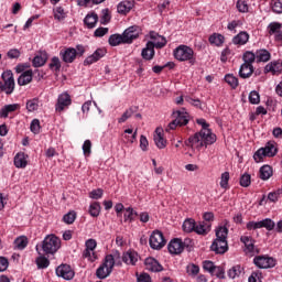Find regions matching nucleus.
Wrapping results in <instances>:
<instances>
[{
	"label": "nucleus",
	"mask_w": 282,
	"mask_h": 282,
	"mask_svg": "<svg viewBox=\"0 0 282 282\" xmlns=\"http://www.w3.org/2000/svg\"><path fill=\"white\" fill-rule=\"evenodd\" d=\"M100 208H101L100 203L95 202V203L90 204L89 215L91 217H98V215H100Z\"/></svg>",
	"instance_id": "46"
},
{
	"label": "nucleus",
	"mask_w": 282,
	"mask_h": 282,
	"mask_svg": "<svg viewBox=\"0 0 282 282\" xmlns=\"http://www.w3.org/2000/svg\"><path fill=\"white\" fill-rule=\"evenodd\" d=\"M84 23L85 25H87L89 30H93V28H96V23H98V14L96 13L87 14L84 19Z\"/></svg>",
	"instance_id": "32"
},
{
	"label": "nucleus",
	"mask_w": 282,
	"mask_h": 282,
	"mask_svg": "<svg viewBox=\"0 0 282 282\" xmlns=\"http://www.w3.org/2000/svg\"><path fill=\"white\" fill-rule=\"evenodd\" d=\"M261 279H263L261 272L256 271L252 272L251 275L249 276V282H261Z\"/></svg>",
	"instance_id": "63"
},
{
	"label": "nucleus",
	"mask_w": 282,
	"mask_h": 282,
	"mask_svg": "<svg viewBox=\"0 0 282 282\" xmlns=\"http://www.w3.org/2000/svg\"><path fill=\"white\" fill-rule=\"evenodd\" d=\"M240 241L245 245V252H254V239L250 236H241Z\"/></svg>",
	"instance_id": "28"
},
{
	"label": "nucleus",
	"mask_w": 282,
	"mask_h": 282,
	"mask_svg": "<svg viewBox=\"0 0 282 282\" xmlns=\"http://www.w3.org/2000/svg\"><path fill=\"white\" fill-rule=\"evenodd\" d=\"M196 122L200 124L203 129L185 141V147H189L192 151H199L203 147H208L217 142V135L208 129V123L205 119H197Z\"/></svg>",
	"instance_id": "1"
},
{
	"label": "nucleus",
	"mask_w": 282,
	"mask_h": 282,
	"mask_svg": "<svg viewBox=\"0 0 282 282\" xmlns=\"http://www.w3.org/2000/svg\"><path fill=\"white\" fill-rule=\"evenodd\" d=\"M39 98H33L26 101V109L29 112L39 111Z\"/></svg>",
	"instance_id": "42"
},
{
	"label": "nucleus",
	"mask_w": 282,
	"mask_h": 282,
	"mask_svg": "<svg viewBox=\"0 0 282 282\" xmlns=\"http://www.w3.org/2000/svg\"><path fill=\"white\" fill-rule=\"evenodd\" d=\"M281 28H282L281 23H279V22H271L268 25L269 34L270 35L275 34L276 32H279L281 30Z\"/></svg>",
	"instance_id": "54"
},
{
	"label": "nucleus",
	"mask_w": 282,
	"mask_h": 282,
	"mask_svg": "<svg viewBox=\"0 0 282 282\" xmlns=\"http://www.w3.org/2000/svg\"><path fill=\"white\" fill-rule=\"evenodd\" d=\"M184 242L182 241V239L178 238H174L173 240H171L167 246L170 254H182V252H184Z\"/></svg>",
	"instance_id": "12"
},
{
	"label": "nucleus",
	"mask_w": 282,
	"mask_h": 282,
	"mask_svg": "<svg viewBox=\"0 0 282 282\" xmlns=\"http://www.w3.org/2000/svg\"><path fill=\"white\" fill-rule=\"evenodd\" d=\"M249 102H251V105H259L261 102V97L257 90H253L249 94Z\"/></svg>",
	"instance_id": "53"
},
{
	"label": "nucleus",
	"mask_w": 282,
	"mask_h": 282,
	"mask_svg": "<svg viewBox=\"0 0 282 282\" xmlns=\"http://www.w3.org/2000/svg\"><path fill=\"white\" fill-rule=\"evenodd\" d=\"M63 63H73L76 61V48L67 47L59 52Z\"/></svg>",
	"instance_id": "16"
},
{
	"label": "nucleus",
	"mask_w": 282,
	"mask_h": 282,
	"mask_svg": "<svg viewBox=\"0 0 282 282\" xmlns=\"http://www.w3.org/2000/svg\"><path fill=\"white\" fill-rule=\"evenodd\" d=\"M254 74V66L252 64H242L239 68L240 78H250Z\"/></svg>",
	"instance_id": "24"
},
{
	"label": "nucleus",
	"mask_w": 282,
	"mask_h": 282,
	"mask_svg": "<svg viewBox=\"0 0 282 282\" xmlns=\"http://www.w3.org/2000/svg\"><path fill=\"white\" fill-rule=\"evenodd\" d=\"M18 109H21V106L19 104L7 105L3 108H1L0 117L8 118V113H12V111H17Z\"/></svg>",
	"instance_id": "31"
},
{
	"label": "nucleus",
	"mask_w": 282,
	"mask_h": 282,
	"mask_svg": "<svg viewBox=\"0 0 282 282\" xmlns=\"http://www.w3.org/2000/svg\"><path fill=\"white\" fill-rule=\"evenodd\" d=\"M36 265L37 268L41 269H45L50 267V260L45 257V256H40L36 259Z\"/></svg>",
	"instance_id": "48"
},
{
	"label": "nucleus",
	"mask_w": 282,
	"mask_h": 282,
	"mask_svg": "<svg viewBox=\"0 0 282 282\" xmlns=\"http://www.w3.org/2000/svg\"><path fill=\"white\" fill-rule=\"evenodd\" d=\"M166 246V240L161 231H153L150 236V247L152 250H162Z\"/></svg>",
	"instance_id": "8"
},
{
	"label": "nucleus",
	"mask_w": 282,
	"mask_h": 282,
	"mask_svg": "<svg viewBox=\"0 0 282 282\" xmlns=\"http://www.w3.org/2000/svg\"><path fill=\"white\" fill-rule=\"evenodd\" d=\"M263 158H268L265 155V150L260 148L254 154H253V160L254 162L259 163V162H263Z\"/></svg>",
	"instance_id": "52"
},
{
	"label": "nucleus",
	"mask_w": 282,
	"mask_h": 282,
	"mask_svg": "<svg viewBox=\"0 0 282 282\" xmlns=\"http://www.w3.org/2000/svg\"><path fill=\"white\" fill-rule=\"evenodd\" d=\"M138 259H139V256H138V252L135 251H127L122 256V261L127 265H135V263H138Z\"/></svg>",
	"instance_id": "21"
},
{
	"label": "nucleus",
	"mask_w": 282,
	"mask_h": 282,
	"mask_svg": "<svg viewBox=\"0 0 282 282\" xmlns=\"http://www.w3.org/2000/svg\"><path fill=\"white\" fill-rule=\"evenodd\" d=\"M31 131L32 133H40L41 131V121H39V119H34L32 122H31Z\"/></svg>",
	"instance_id": "62"
},
{
	"label": "nucleus",
	"mask_w": 282,
	"mask_h": 282,
	"mask_svg": "<svg viewBox=\"0 0 282 282\" xmlns=\"http://www.w3.org/2000/svg\"><path fill=\"white\" fill-rule=\"evenodd\" d=\"M195 219L188 218L183 223L184 232H195Z\"/></svg>",
	"instance_id": "36"
},
{
	"label": "nucleus",
	"mask_w": 282,
	"mask_h": 282,
	"mask_svg": "<svg viewBox=\"0 0 282 282\" xmlns=\"http://www.w3.org/2000/svg\"><path fill=\"white\" fill-rule=\"evenodd\" d=\"M83 257H84V259H87L91 262L96 261V259H97L96 252L94 250H89V249L84 250Z\"/></svg>",
	"instance_id": "56"
},
{
	"label": "nucleus",
	"mask_w": 282,
	"mask_h": 282,
	"mask_svg": "<svg viewBox=\"0 0 282 282\" xmlns=\"http://www.w3.org/2000/svg\"><path fill=\"white\" fill-rule=\"evenodd\" d=\"M2 79L4 80V84H2L0 89L8 95L12 94L14 91V74H12V70L3 72Z\"/></svg>",
	"instance_id": "7"
},
{
	"label": "nucleus",
	"mask_w": 282,
	"mask_h": 282,
	"mask_svg": "<svg viewBox=\"0 0 282 282\" xmlns=\"http://www.w3.org/2000/svg\"><path fill=\"white\" fill-rule=\"evenodd\" d=\"M63 221L65 224H74V221H76V212H69L65 214L63 217Z\"/></svg>",
	"instance_id": "55"
},
{
	"label": "nucleus",
	"mask_w": 282,
	"mask_h": 282,
	"mask_svg": "<svg viewBox=\"0 0 282 282\" xmlns=\"http://www.w3.org/2000/svg\"><path fill=\"white\" fill-rule=\"evenodd\" d=\"M61 249V239L55 235H48L42 242V250L45 254H56Z\"/></svg>",
	"instance_id": "4"
},
{
	"label": "nucleus",
	"mask_w": 282,
	"mask_h": 282,
	"mask_svg": "<svg viewBox=\"0 0 282 282\" xmlns=\"http://www.w3.org/2000/svg\"><path fill=\"white\" fill-rule=\"evenodd\" d=\"M47 62V57L45 55H36L33 58V67H43Z\"/></svg>",
	"instance_id": "47"
},
{
	"label": "nucleus",
	"mask_w": 282,
	"mask_h": 282,
	"mask_svg": "<svg viewBox=\"0 0 282 282\" xmlns=\"http://www.w3.org/2000/svg\"><path fill=\"white\" fill-rule=\"evenodd\" d=\"M176 119L173 120L169 126L166 131H173L174 129H177V127H184L189 120L188 112L184 110L176 111Z\"/></svg>",
	"instance_id": "6"
},
{
	"label": "nucleus",
	"mask_w": 282,
	"mask_h": 282,
	"mask_svg": "<svg viewBox=\"0 0 282 282\" xmlns=\"http://www.w3.org/2000/svg\"><path fill=\"white\" fill-rule=\"evenodd\" d=\"M14 246L18 250H25L28 247V238L22 236L14 240Z\"/></svg>",
	"instance_id": "39"
},
{
	"label": "nucleus",
	"mask_w": 282,
	"mask_h": 282,
	"mask_svg": "<svg viewBox=\"0 0 282 282\" xmlns=\"http://www.w3.org/2000/svg\"><path fill=\"white\" fill-rule=\"evenodd\" d=\"M264 155L268 158H274L276 153H279V149H276V142L269 141L263 148Z\"/></svg>",
	"instance_id": "25"
},
{
	"label": "nucleus",
	"mask_w": 282,
	"mask_h": 282,
	"mask_svg": "<svg viewBox=\"0 0 282 282\" xmlns=\"http://www.w3.org/2000/svg\"><path fill=\"white\" fill-rule=\"evenodd\" d=\"M236 8L239 12H248V2L246 0H238Z\"/></svg>",
	"instance_id": "61"
},
{
	"label": "nucleus",
	"mask_w": 282,
	"mask_h": 282,
	"mask_svg": "<svg viewBox=\"0 0 282 282\" xmlns=\"http://www.w3.org/2000/svg\"><path fill=\"white\" fill-rule=\"evenodd\" d=\"M83 153H84L85 158H89V155H91V141L90 140H86L84 142Z\"/></svg>",
	"instance_id": "57"
},
{
	"label": "nucleus",
	"mask_w": 282,
	"mask_h": 282,
	"mask_svg": "<svg viewBox=\"0 0 282 282\" xmlns=\"http://www.w3.org/2000/svg\"><path fill=\"white\" fill-rule=\"evenodd\" d=\"M243 61H245V65H252V63H254V61H257V53H252V52H246L243 54Z\"/></svg>",
	"instance_id": "45"
},
{
	"label": "nucleus",
	"mask_w": 282,
	"mask_h": 282,
	"mask_svg": "<svg viewBox=\"0 0 282 282\" xmlns=\"http://www.w3.org/2000/svg\"><path fill=\"white\" fill-rule=\"evenodd\" d=\"M57 276H62V279H65V281H72L74 279V270H72V267L69 264H61L56 269Z\"/></svg>",
	"instance_id": "13"
},
{
	"label": "nucleus",
	"mask_w": 282,
	"mask_h": 282,
	"mask_svg": "<svg viewBox=\"0 0 282 282\" xmlns=\"http://www.w3.org/2000/svg\"><path fill=\"white\" fill-rule=\"evenodd\" d=\"M209 43H212V45H217V47L224 45V35L217 33L210 35Z\"/></svg>",
	"instance_id": "38"
},
{
	"label": "nucleus",
	"mask_w": 282,
	"mask_h": 282,
	"mask_svg": "<svg viewBox=\"0 0 282 282\" xmlns=\"http://www.w3.org/2000/svg\"><path fill=\"white\" fill-rule=\"evenodd\" d=\"M123 34V41L127 44L133 43L138 36H140V26L133 25L124 30Z\"/></svg>",
	"instance_id": "10"
},
{
	"label": "nucleus",
	"mask_w": 282,
	"mask_h": 282,
	"mask_svg": "<svg viewBox=\"0 0 282 282\" xmlns=\"http://www.w3.org/2000/svg\"><path fill=\"white\" fill-rule=\"evenodd\" d=\"M184 100L185 102L193 105V107H197L198 109H202V101L199 99H193L191 96H185Z\"/></svg>",
	"instance_id": "59"
},
{
	"label": "nucleus",
	"mask_w": 282,
	"mask_h": 282,
	"mask_svg": "<svg viewBox=\"0 0 282 282\" xmlns=\"http://www.w3.org/2000/svg\"><path fill=\"white\" fill-rule=\"evenodd\" d=\"M154 142L158 149H166V139H164V130L162 128L155 129Z\"/></svg>",
	"instance_id": "19"
},
{
	"label": "nucleus",
	"mask_w": 282,
	"mask_h": 282,
	"mask_svg": "<svg viewBox=\"0 0 282 282\" xmlns=\"http://www.w3.org/2000/svg\"><path fill=\"white\" fill-rule=\"evenodd\" d=\"M248 41H250V34H248L246 31H241L232 39L234 45H246Z\"/></svg>",
	"instance_id": "22"
},
{
	"label": "nucleus",
	"mask_w": 282,
	"mask_h": 282,
	"mask_svg": "<svg viewBox=\"0 0 282 282\" xmlns=\"http://www.w3.org/2000/svg\"><path fill=\"white\" fill-rule=\"evenodd\" d=\"M150 39L152 40L150 42L152 43L154 50L155 47L156 50H162V47L166 45V37L155 33L154 31L150 32Z\"/></svg>",
	"instance_id": "15"
},
{
	"label": "nucleus",
	"mask_w": 282,
	"mask_h": 282,
	"mask_svg": "<svg viewBox=\"0 0 282 282\" xmlns=\"http://www.w3.org/2000/svg\"><path fill=\"white\" fill-rule=\"evenodd\" d=\"M113 265H116V259H113V256H106L104 263L96 271L98 279H107V276L113 272Z\"/></svg>",
	"instance_id": "5"
},
{
	"label": "nucleus",
	"mask_w": 282,
	"mask_h": 282,
	"mask_svg": "<svg viewBox=\"0 0 282 282\" xmlns=\"http://www.w3.org/2000/svg\"><path fill=\"white\" fill-rule=\"evenodd\" d=\"M145 270L149 272H162L164 268H162V264L155 260V258H147L144 261Z\"/></svg>",
	"instance_id": "17"
},
{
	"label": "nucleus",
	"mask_w": 282,
	"mask_h": 282,
	"mask_svg": "<svg viewBox=\"0 0 282 282\" xmlns=\"http://www.w3.org/2000/svg\"><path fill=\"white\" fill-rule=\"evenodd\" d=\"M271 8L275 14H282V0H272Z\"/></svg>",
	"instance_id": "51"
},
{
	"label": "nucleus",
	"mask_w": 282,
	"mask_h": 282,
	"mask_svg": "<svg viewBox=\"0 0 282 282\" xmlns=\"http://www.w3.org/2000/svg\"><path fill=\"white\" fill-rule=\"evenodd\" d=\"M282 72V62L281 61H275L267 64L264 67V74H281Z\"/></svg>",
	"instance_id": "18"
},
{
	"label": "nucleus",
	"mask_w": 282,
	"mask_h": 282,
	"mask_svg": "<svg viewBox=\"0 0 282 282\" xmlns=\"http://www.w3.org/2000/svg\"><path fill=\"white\" fill-rule=\"evenodd\" d=\"M53 12L56 21H64V19L67 17V13H65V9H63V7L55 8Z\"/></svg>",
	"instance_id": "43"
},
{
	"label": "nucleus",
	"mask_w": 282,
	"mask_h": 282,
	"mask_svg": "<svg viewBox=\"0 0 282 282\" xmlns=\"http://www.w3.org/2000/svg\"><path fill=\"white\" fill-rule=\"evenodd\" d=\"M142 58L144 61H152V58L155 56V48L153 47V42H148L145 47L141 52Z\"/></svg>",
	"instance_id": "20"
},
{
	"label": "nucleus",
	"mask_w": 282,
	"mask_h": 282,
	"mask_svg": "<svg viewBox=\"0 0 282 282\" xmlns=\"http://www.w3.org/2000/svg\"><path fill=\"white\" fill-rule=\"evenodd\" d=\"M225 82L232 87V89H237L239 87V79L235 75H226Z\"/></svg>",
	"instance_id": "41"
},
{
	"label": "nucleus",
	"mask_w": 282,
	"mask_h": 282,
	"mask_svg": "<svg viewBox=\"0 0 282 282\" xmlns=\"http://www.w3.org/2000/svg\"><path fill=\"white\" fill-rule=\"evenodd\" d=\"M213 276H217V279H225L226 272L224 271V268L216 267L214 268V271L212 272Z\"/></svg>",
	"instance_id": "60"
},
{
	"label": "nucleus",
	"mask_w": 282,
	"mask_h": 282,
	"mask_svg": "<svg viewBox=\"0 0 282 282\" xmlns=\"http://www.w3.org/2000/svg\"><path fill=\"white\" fill-rule=\"evenodd\" d=\"M109 45H111V47H116L122 43H124V35H120V34H112L109 36L108 40Z\"/></svg>",
	"instance_id": "33"
},
{
	"label": "nucleus",
	"mask_w": 282,
	"mask_h": 282,
	"mask_svg": "<svg viewBox=\"0 0 282 282\" xmlns=\"http://www.w3.org/2000/svg\"><path fill=\"white\" fill-rule=\"evenodd\" d=\"M133 10V1L124 0L117 6V12L119 14H128Z\"/></svg>",
	"instance_id": "26"
},
{
	"label": "nucleus",
	"mask_w": 282,
	"mask_h": 282,
	"mask_svg": "<svg viewBox=\"0 0 282 282\" xmlns=\"http://www.w3.org/2000/svg\"><path fill=\"white\" fill-rule=\"evenodd\" d=\"M250 184H252L250 174L248 173L242 174L240 177V186H243V188H248Z\"/></svg>",
	"instance_id": "49"
},
{
	"label": "nucleus",
	"mask_w": 282,
	"mask_h": 282,
	"mask_svg": "<svg viewBox=\"0 0 282 282\" xmlns=\"http://www.w3.org/2000/svg\"><path fill=\"white\" fill-rule=\"evenodd\" d=\"M194 232H196V235H203V236L208 235V232H210V223H206V221L196 223Z\"/></svg>",
	"instance_id": "23"
},
{
	"label": "nucleus",
	"mask_w": 282,
	"mask_h": 282,
	"mask_svg": "<svg viewBox=\"0 0 282 282\" xmlns=\"http://www.w3.org/2000/svg\"><path fill=\"white\" fill-rule=\"evenodd\" d=\"M69 105H72V97L69 96V94L63 93L57 98L55 111H58L61 113V111H65V109H67Z\"/></svg>",
	"instance_id": "11"
},
{
	"label": "nucleus",
	"mask_w": 282,
	"mask_h": 282,
	"mask_svg": "<svg viewBox=\"0 0 282 282\" xmlns=\"http://www.w3.org/2000/svg\"><path fill=\"white\" fill-rule=\"evenodd\" d=\"M174 58H176V61H180L181 63H185L186 61H188L189 65H195V63H197V61L195 59V51H193V48L188 45H180L177 46L174 51Z\"/></svg>",
	"instance_id": "3"
},
{
	"label": "nucleus",
	"mask_w": 282,
	"mask_h": 282,
	"mask_svg": "<svg viewBox=\"0 0 282 282\" xmlns=\"http://www.w3.org/2000/svg\"><path fill=\"white\" fill-rule=\"evenodd\" d=\"M135 112V110H133V108H129L128 110H126L123 112V115L121 116V118H119V122H127V120H129V118H131V116H133V113Z\"/></svg>",
	"instance_id": "58"
},
{
	"label": "nucleus",
	"mask_w": 282,
	"mask_h": 282,
	"mask_svg": "<svg viewBox=\"0 0 282 282\" xmlns=\"http://www.w3.org/2000/svg\"><path fill=\"white\" fill-rule=\"evenodd\" d=\"M271 56L272 55L265 48L256 51V61L258 63H268V61H270Z\"/></svg>",
	"instance_id": "29"
},
{
	"label": "nucleus",
	"mask_w": 282,
	"mask_h": 282,
	"mask_svg": "<svg viewBox=\"0 0 282 282\" xmlns=\"http://www.w3.org/2000/svg\"><path fill=\"white\" fill-rule=\"evenodd\" d=\"M253 263L257 268H260V270H268V268H274V265H276L274 258L268 256H257L253 259Z\"/></svg>",
	"instance_id": "9"
},
{
	"label": "nucleus",
	"mask_w": 282,
	"mask_h": 282,
	"mask_svg": "<svg viewBox=\"0 0 282 282\" xmlns=\"http://www.w3.org/2000/svg\"><path fill=\"white\" fill-rule=\"evenodd\" d=\"M272 175V166L270 165H263L260 167V180H269L270 176Z\"/></svg>",
	"instance_id": "35"
},
{
	"label": "nucleus",
	"mask_w": 282,
	"mask_h": 282,
	"mask_svg": "<svg viewBox=\"0 0 282 282\" xmlns=\"http://www.w3.org/2000/svg\"><path fill=\"white\" fill-rule=\"evenodd\" d=\"M106 54L107 50L97 48L90 56L86 57L84 65H94V63H98L100 58L105 57Z\"/></svg>",
	"instance_id": "14"
},
{
	"label": "nucleus",
	"mask_w": 282,
	"mask_h": 282,
	"mask_svg": "<svg viewBox=\"0 0 282 282\" xmlns=\"http://www.w3.org/2000/svg\"><path fill=\"white\" fill-rule=\"evenodd\" d=\"M32 69L23 72L18 78V85H20L21 87L30 85V83H32Z\"/></svg>",
	"instance_id": "27"
},
{
	"label": "nucleus",
	"mask_w": 282,
	"mask_h": 282,
	"mask_svg": "<svg viewBox=\"0 0 282 282\" xmlns=\"http://www.w3.org/2000/svg\"><path fill=\"white\" fill-rule=\"evenodd\" d=\"M138 217V212H134L133 208L128 207L124 209L123 219L124 221H133Z\"/></svg>",
	"instance_id": "34"
},
{
	"label": "nucleus",
	"mask_w": 282,
	"mask_h": 282,
	"mask_svg": "<svg viewBox=\"0 0 282 282\" xmlns=\"http://www.w3.org/2000/svg\"><path fill=\"white\" fill-rule=\"evenodd\" d=\"M241 272H243V268L235 265L228 271V276L229 279H237V276H241Z\"/></svg>",
	"instance_id": "40"
},
{
	"label": "nucleus",
	"mask_w": 282,
	"mask_h": 282,
	"mask_svg": "<svg viewBox=\"0 0 282 282\" xmlns=\"http://www.w3.org/2000/svg\"><path fill=\"white\" fill-rule=\"evenodd\" d=\"M276 224L274 223V220L270 219V218H265L260 220V228H265V230H274Z\"/></svg>",
	"instance_id": "37"
},
{
	"label": "nucleus",
	"mask_w": 282,
	"mask_h": 282,
	"mask_svg": "<svg viewBox=\"0 0 282 282\" xmlns=\"http://www.w3.org/2000/svg\"><path fill=\"white\" fill-rule=\"evenodd\" d=\"M102 197V189H94L89 193L90 199H100Z\"/></svg>",
	"instance_id": "64"
},
{
	"label": "nucleus",
	"mask_w": 282,
	"mask_h": 282,
	"mask_svg": "<svg viewBox=\"0 0 282 282\" xmlns=\"http://www.w3.org/2000/svg\"><path fill=\"white\" fill-rule=\"evenodd\" d=\"M61 67H62L61 58L56 56L52 57L50 63V69H52V72H61Z\"/></svg>",
	"instance_id": "44"
},
{
	"label": "nucleus",
	"mask_w": 282,
	"mask_h": 282,
	"mask_svg": "<svg viewBox=\"0 0 282 282\" xmlns=\"http://www.w3.org/2000/svg\"><path fill=\"white\" fill-rule=\"evenodd\" d=\"M14 166L17 169H25L28 166V159H25V153L20 152L14 156Z\"/></svg>",
	"instance_id": "30"
},
{
	"label": "nucleus",
	"mask_w": 282,
	"mask_h": 282,
	"mask_svg": "<svg viewBox=\"0 0 282 282\" xmlns=\"http://www.w3.org/2000/svg\"><path fill=\"white\" fill-rule=\"evenodd\" d=\"M216 239L210 246V250L216 254H226L228 252V227L220 226L216 228Z\"/></svg>",
	"instance_id": "2"
},
{
	"label": "nucleus",
	"mask_w": 282,
	"mask_h": 282,
	"mask_svg": "<svg viewBox=\"0 0 282 282\" xmlns=\"http://www.w3.org/2000/svg\"><path fill=\"white\" fill-rule=\"evenodd\" d=\"M228 182H230V173L224 172L220 176V187L227 189L228 188Z\"/></svg>",
	"instance_id": "50"
}]
</instances>
